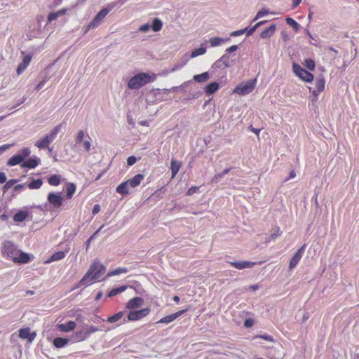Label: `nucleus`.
I'll list each match as a JSON object with an SVG mask.
<instances>
[{"mask_svg":"<svg viewBox=\"0 0 359 359\" xmlns=\"http://www.w3.org/2000/svg\"><path fill=\"white\" fill-rule=\"evenodd\" d=\"M2 253L4 257L12 259L15 263L25 264L29 261V255L20 252L17 246L10 241H6L3 243Z\"/></svg>","mask_w":359,"mask_h":359,"instance_id":"1","label":"nucleus"},{"mask_svg":"<svg viewBox=\"0 0 359 359\" xmlns=\"http://www.w3.org/2000/svg\"><path fill=\"white\" fill-rule=\"evenodd\" d=\"M106 269L97 261H95L90 266L89 269L79 281V284L88 285L93 281L100 278L105 272Z\"/></svg>","mask_w":359,"mask_h":359,"instance_id":"2","label":"nucleus"},{"mask_svg":"<svg viewBox=\"0 0 359 359\" xmlns=\"http://www.w3.org/2000/svg\"><path fill=\"white\" fill-rule=\"evenodd\" d=\"M151 81V76L147 73H139L133 76L128 82L130 89H138Z\"/></svg>","mask_w":359,"mask_h":359,"instance_id":"3","label":"nucleus"},{"mask_svg":"<svg viewBox=\"0 0 359 359\" xmlns=\"http://www.w3.org/2000/svg\"><path fill=\"white\" fill-rule=\"evenodd\" d=\"M61 129V124L56 126L53 128L51 131L46 135L43 138L37 140L34 145L39 149H44L48 147L49 144L51 143L57 137L58 133Z\"/></svg>","mask_w":359,"mask_h":359,"instance_id":"4","label":"nucleus"},{"mask_svg":"<svg viewBox=\"0 0 359 359\" xmlns=\"http://www.w3.org/2000/svg\"><path fill=\"white\" fill-rule=\"evenodd\" d=\"M256 83V79L248 80L237 86L233 92L241 95H248L254 90Z\"/></svg>","mask_w":359,"mask_h":359,"instance_id":"5","label":"nucleus"},{"mask_svg":"<svg viewBox=\"0 0 359 359\" xmlns=\"http://www.w3.org/2000/svg\"><path fill=\"white\" fill-rule=\"evenodd\" d=\"M292 69L294 73L303 81L306 82H311L313 81V75L305 69L302 68L300 65L294 63Z\"/></svg>","mask_w":359,"mask_h":359,"instance_id":"6","label":"nucleus"},{"mask_svg":"<svg viewBox=\"0 0 359 359\" xmlns=\"http://www.w3.org/2000/svg\"><path fill=\"white\" fill-rule=\"evenodd\" d=\"M109 9L105 8L102 9L93 18V20L90 22V24L87 26L86 32H87L90 29H94L97 27L102 20L107 16V15L109 12Z\"/></svg>","mask_w":359,"mask_h":359,"instance_id":"7","label":"nucleus"},{"mask_svg":"<svg viewBox=\"0 0 359 359\" xmlns=\"http://www.w3.org/2000/svg\"><path fill=\"white\" fill-rule=\"evenodd\" d=\"M149 312L150 309L149 308H144L137 311H133L128 313L127 319L130 321L138 320L147 316Z\"/></svg>","mask_w":359,"mask_h":359,"instance_id":"8","label":"nucleus"},{"mask_svg":"<svg viewBox=\"0 0 359 359\" xmlns=\"http://www.w3.org/2000/svg\"><path fill=\"white\" fill-rule=\"evenodd\" d=\"M63 198L61 193L50 192L48 195V201L55 208H60L62 204Z\"/></svg>","mask_w":359,"mask_h":359,"instance_id":"9","label":"nucleus"},{"mask_svg":"<svg viewBox=\"0 0 359 359\" xmlns=\"http://www.w3.org/2000/svg\"><path fill=\"white\" fill-rule=\"evenodd\" d=\"M304 249H305V245L302 246L296 252V253L294 255V256L291 258V259L290 261V264H289V269L290 270H292V269H294L297 266V264H298V262H299V260L301 259V258H302V257L303 255V253L304 252Z\"/></svg>","mask_w":359,"mask_h":359,"instance_id":"10","label":"nucleus"},{"mask_svg":"<svg viewBox=\"0 0 359 359\" xmlns=\"http://www.w3.org/2000/svg\"><path fill=\"white\" fill-rule=\"evenodd\" d=\"M325 81L323 76H319L315 81L316 89L313 90V95L318 97L320 93L325 89Z\"/></svg>","mask_w":359,"mask_h":359,"instance_id":"11","label":"nucleus"},{"mask_svg":"<svg viewBox=\"0 0 359 359\" xmlns=\"http://www.w3.org/2000/svg\"><path fill=\"white\" fill-rule=\"evenodd\" d=\"M187 311V309L180 310L175 313L166 316L162 318L161 319H160L157 322V323L168 324V323L174 321L177 318H179L181 315Z\"/></svg>","mask_w":359,"mask_h":359,"instance_id":"12","label":"nucleus"},{"mask_svg":"<svg viewBox=\"0 0 359 359\" xmlns=\"http://www.w3.org/2000/svg\"><path fill=\"white\" fill-rule=\"evenodd\" d=\"M144 304L142 298L136 297L128 302L126 306V309L133 310L141 307Z\"/></svg>","mask_w":359,"mask_h":359,"instance_id":"13","label":"nucleus"},{"mask_svg":"<svg viewBox=\"0 0 359 359\" xmlns=\"http://www.w3.org/2000/svg\"><path fill=\"white\" fill-rule=\"evenodd\" d=\"M36 336V333H30L29 327L22 328L19 330V337L23 339H27L29 343L34 340Z\"/></svg>","mask_w":359,"mask_h":359,"instance_id":"14","label":"nucleus"},{"mask_svg":"<svg viewBox=\"0 0 359 359\" xmlns=\"http://www.w3.org/2000/svg\"><path fill=\"white\" fill-rule=\"evenodd\" d=\"M229 264L234 268L241 270L244 269L251 268L255 265V262L250 261L231 262Z\"/></svg>","mask_w":359,"mask_h":359,"instance_id":"15","label":"nucleus"},{"mask_svg":"<svg viewBox=\"0 0 359 359\" xmlns=\"http://www.w3.org/2000/svg\"><path fill=\"white\" fill-rule=\"evenodd\" d=\"M32 56L31 55H27L23 57L22 62L18 65L17 68V74L18 75L21 74L27 69L32 60Z\"/></svg>","mask_w":359,"mask_h":359,"instance_id":"16","label":"nucleus"},{"mask_svg":"<svg viewBox=\"0 0 359 359\" xmlns=\"http://www.w3.org/2000/svg\"><path fill=\"white\" fill-rule=\"evenodd\" d=\"M40 161H41V160L39 158H38L36 156H34V157L29 158L26 161L23 162L21 164V167L28 168H34L40 163Z\"/></svg>","mask_w":359,"mask_h":359,"instance_id":"17","label":"nucleus"},{"mask_svg":"<svg viewBox=\"0 0 359 359\" xmlns=\"http://www.w3.org/2000/svg\"><path fill=\"white\" fill-rule=\"evenodd\" d=\"M144 177V176L142 174H137L132 179L127 180V182L130 187L135 188L140 184Z\"/></svg>","mask_w":359,"mask_h":359,"instance_id":"18","label":"nucleus"},{"mask_svg":"<svg viewBox=\"0 0 359 359\" xmlns=\"http://www.w3.org/2000/svg\"><path fill=\"white\" fill-rule=\"evenodd\" d=\"M276 29V25L275 24H272L269 27L263 30L260 36L262 39H266L272 36L275 31Z\"/></svg>","mask_w":359,"mask_h":359,"instance_id":"19","label":"nucleus"},{"mask_svg":"<svg viewBox=\"0 0 359 359\" xmlns=\"http://www.w3.org/2000/svg\"><path fill=\"white\" fill-rule=\"evenodd\" d=\"M229 38H220L218 36L212 37L209 39V42L212 47L220 46L222 43L229 41Z\"/></svg>","mask_w":359,"mask_h":359,"instance_id":"20","label":"nucleus"},{"mask_svg":"<svg viewBox=\"0 0 359 359\" xmlns=\"http://www.w3.org/2000/svg\"><path fill=\"white\" fill-rule=\"evenodd\" d=\"M129 184L127 182V181L122 182L116 187V192L122 194V195H127L129 194Z\"/></svg>","mask_w":359,"mask_h":359,"instance_id":"21","label":"nucleus"},{"mask_svg":"<svg viewBox=\"0 0 359 359\" xmlns=\"http://www.w3.org/2000/svg\"><path fill=\"white\" fill-rule=\"evenodd\" d=\"M76 327V323L74 321H69L64 324H60L58 327L60 331L69 332L73 330Z\"/></svg>","mask_w":359,"mask_h":359,"instance_id":"22","label":"nucleus"},{"mask_svg":"<svg viewBox=\"0 0 359 359\" xmlns=\"http://www.w3.org/2000/svg\"><path fill=\"white\" fill-rule=\"evenodd\" d=\"M28 217V212L25 210H20L15 214L13 220L16 222H22L26 219Z\"/></svg>","mask_w":359,"mask_h":359,"instance_id":"23","label":"nucleus"},{"mask_svg":"<svg viewBox=\"0 0 359 359\" xmlns=\"http://www.w3.org/2000/svg\"><path fill=\"white\" fill-rule=\"evenodd\" d=\"M180 167H181V163L179 161H177L175 159H172L171 163H170L172 178H174L176 176Z\"/></svg>","mask_w":359,"mask_h":359,"instance_id":"24","label":"nucleus"},{"mask_svg":"<svg viewBox=\"0 0 359 359\" xmlns=\"http://www.w3.org/2000/svg\"><path fill=\"white\" fill-rule=\"evenodd\" d=\"M24 160L21 156L16 154L12 156L7 162V165L9 166H15L21 163H23Z\"/></svg>","mask_w":359,"mask_h":359,"instance_id":"25","label":"nucleus"},{"mask_svg":"<svg viewBox=\"0 0 359 359\" xmlns=\"http://www.w3.org/2000/svg\"><path fill=\"white\" fill-rule=\"evenodd\" d=\"M219 86L217 82L210 83L205 87V92L208 95L213 94L219 89Z\"/></svg>","mask_w":359,"mask_h":359,"instance_id":"26","label":"nucleus"},{"mask_svg":"<svg viewBox=\"0 0 359 359\" xmlns=\"http://www.w3.org/2000/svg\"><path fill=\"white\" fill-rule=\"evenodd\" d=\"M65 252L62 251L55 252L52 256L46 262V263H50L54 261L61 260L65 257Z\"/></svg>","mask_w":359,"mask_h":359,"instance_id":"27","label":"nucleus"},{"mask_svg":"<svg viewBox=\"0 0 359 359\" xmlns=\"http://www.w3.org/2000/svg\"><path fill=\"white\" fill-rule=\"evenodd\" d=\"M68 343V339L62 337H56L53 340V344L56 348H62Z\"/></svg>","mask_w":359,"mask_h":359,"instance_id":"28","label":"nucleus"},{"mask_svg":"<svg viewBox=\"0 0 359 359\" xmlns=\"http://www.w3.org/2000/svg\"><path fill=\"white\" fill-rule=\"evenodd\" d=\"M210 78V75L208 72H203L201 74L195 75L194 76V80L198 83H203L208 81Z\"/></svg>","mask_w":359,"mask_h":359,"instance_id":"29","label":"nucleus"},{"mask_svg":"<svg viewBox=\"0 0 359 359\" xmlns=\"http://www.w3.org/2000/svg\"><path fill=\"white\" fill-rule=\"evenodd\" d=\"M154 32H158L163 27V22L159 18H154L153 20L152 25L151 26Z\"/></svg>","mask_w":359,"mask_h":359,"instance_id":"30","label":"nucleus"},{"mask_svg":"<svg viewBox=\"0 0 359 359\" xmlns=\"http://www.w3.org/2000/svg\"><path fill=\"white\" fill-rule=\"evenodd\" d=\"M127 288V286L126 285H122L121 287H118L117 288H114L112 289L109 293L108 294L107 297H114L116 295H117L118 294L125 291Z\"/></svg>","mask_w":359,"mask_h":359,"instance_id":"31","label":"nucleus"},{"mask_svg":"<svg viewBox=\"0 0 359 359\" xmlns=\"http://www.w3.org/2000/svg\"><path fill=\"white\" fill-rule=\"evenodd\" d=\"M128 271V269L127 268H125V267H120V268H117L111 271H109L108 273H107V276L108 277H110V276H116V275H119L121 273H126Z\"/></svg>","mask_w":359,"mask_h":359,"instance_id":"32","label":"nucleus"},{"mask_svg":"<svg viewBox=\"0 0 359 359\" xmlns=\"http://www.w3.org/2000/svg\"><path fill=\"white\" fill-rule=\"evenodd\" d=\"M48 183L52 186H57L60 184L61 178L57 175H53L48 178Z\"/></svg>","mask_w":359,"mask_h":359,"instance_id":"33","label":"nucleus"},{"mask_svg":"<svg viewBox=\"0 0 359 359\" xmlns=\"http://www.w3.org/2000/svg\"><path fill=\"white\" fill-rule=\"evenodd\" d=\"M43 184V181L41 179H37L32 181L29 184L28 187L30 189H39Z\"/></svg>","mask_w":359,"mask_h":359,"instance_id":"34","label":"nucleus"},{"mask_svg":"<svg viewBox=\"0 0 359 359\" xmlns=\"http://www.w3.org/2000/svg\"><path fill=\"white\" fill-rule=\"evenodd\" d=\"M123 315H124V311H119V312L116 313V314L110 316L108 318L107 321L111 323L117 322L118 320H121L123 318Z\"/></svg>","mask_w":359,"mask_h":359,"instance_id":"35","label":"nucleus"},{"mask_svg":"<svg viewBox=\"0 0 359 359\" xmlns=\"http://www.w3.org/2000/svg\"><path fill=\"white\" fill-rule=\"evenodd\" d=\"M76 191V185L74 183H69L67 187V196L71 198Z\"/></svg>","mask_w":359,"mask_h":359,"instance_id":"36","label":"nucleus"},{"mask_svg":"<svg viewBox=\"0 0 359 359\" xmlns=\"http://www.w3.org/2000/svg\"><path fill=\"white\" fill-rule=\"evenodd\" d=\"M206 53V48L204 47H200L199 48L195 49L191 54V57L194 58L199 55H202Z\"/></svg>","mask_w":359,"mask_h":359,"instance_id":"37","label":"nucleus"},{"mask_svg":"<svg viewBox=\"0 0 359 359\" xmlns=\"http://www.w3.org/2000/svg\"><path fill=\"white\" fill-rule=\"evenodd\" d=\"M286 22L288 25L291 26L296 32L299 29L300 25L292 18H286Z\"/></svg>","mask_w":359,"mask_h":359,"instance_id":"38","label":"nucleus"},{"mask_svg":"<svg viewBox=\"0 0 359 359\" xmlns=\"http://www.w3.org/2000/svg\"><path fill=\"white\" fill-rule=\"evenodd\" d=\"M18 182V180L17 179H13L10 180L9 181L6 182V183L4 185L2 190L4 193H6L8 191V190L15 184H16Z\"/></svg>","mask_w":359,"mask_h":359,"instance_id":"39","label":"nucleus"},{"mask_svg":"<svg viewBox=\"0 0 359 359\" xmlns=\"http://www.w3.org/2000/svg\"><path fill=\"white\" fill-rule=\"evenodd\" d=\"M269 13V10L264 9V8L262 9L257 13L255 18L252 20V22L257 20L258 19L266 15Z\"/></svg>","mask_w":359,"mask_h":359,"instance_id":"40","label":"nucleus"},{"mask_svg":"<svg viewBox=\"0 0 359 359\" xmlns=\"http://www.w3.org/2000/svg\"><path fill=\"white\" fill-rule=\"evenodd\" d=\"M222 63H223L225 68H229L231 65L229 64V56L226 53L224 54L220 58Z\"/></svg>","mask_w":359,"mask_h":359,"instance_id":"41","label":"nucleus"},{"mask_svg":"<svg viewBox=\"0 0 359 359\" xmlns=\"http://www.w3.org/2000/svg\"><path fill=\"white\" fill-rule=\"evenodd\" d=\"M30 154H31V150L29 148L25 147V148H23L21 150H20L19 154H18L21 156V157L23 158V160H25V158L26 157L29 156L30 155Z\"/></svg>","mask_w":359,"mask_h":359,"instance_id":"42","label":"nucleus"},{"mask_svg":"<svg viewBox=\"0 0 359 359\" xmlns=\"http://www.w3.org/2000/svg\"><path fill=\"white\" fill-rule=\"evenodd\" d=\"M305 66L311 71L314 70L316 67L315 62L311 59H307L305 60Z\"/></svg>","mask_w":359,"mask_h":359,"instance_id":"43","label":"nucleus"},{"mask_svg":"<svg viewBox=\"0 0 359 359\" xmlns=\"http://www.w3.org/2000/svg\"><path fill=\"white\" fill-rule=\"evenodd\" d=\"M100 329L95 326H90L89 327L86 331L84 332V337H88L91 333L99 331Z\"/></svg>","mask_w":359,"mask_h":359,"instance_id":"44","label":"nucleus"},{"mask_svg":"<svg viewBox=\"0 0 359 359\" xmlns=\"http://www.w3.org/2000/svg\"><path fill=\"white\" fill-rule=\"evenodd\" d=\"M104 225H102L97 231H96L86 242V248L88 249L90 246V244L91 243V241H93V239H94L95 238V236L97 235V233L100 231V230L102 229V228L103 227Z\"/></svg>","mask_w":359,"mask_h":359,"instance_id":"45","label":"nucleus"},{"mask_svg":"<svg viewBox=\"0 0 359 359\" xmlns=\"http://www.w3.org/2000/svg\"><path fill=\"white\" fill-rule=\"evenodd\" d=\"M247 31H248V28L246 27V28H244V29H242L240 30L232 32L230 34V36H240L245 32L247 33Z\"/></svg>","mask_w":359,"mask_h":359,"instance_id":"46","label":"nucleus"},{"mask_svg":"<svg viewBox=\"0 0 359 359\" xmlns=\"http://www.w3.org/2000/svg\"><path fill=\"white\" fill-rule=\"evenodd\" d=\"M224 175L220 172V173H217L216 174L212 179V182L213 183H218L219 182H220V180H222V178L224 177Z\"/></svg>","mask_w":359,"mask_h":359,"instance_id":"47","label":"nucleus"},{"mask_svg":"<svg viewBox=\"0 0 359 359\" xmlns=\"http://www.w3.org/2000/svg\"><path fill=\"white\" fill-rule=\"evenodd\" d=\"M83 137H84V132L83 130H79L78 132V134H77V136L76 138V143L80 144L82 142Z\"/></svg>","mask_w":359,"mask_h":359,"instance_id":"48","label":"nucleus"},{"mask_svg":"<svg viewBox=\"0 0 359 359\" xmlns=\"http://www.w3.org/2000/svg\"><path fill=\"white\" fill-rule=\"evenodd\" d=\"M151 25L148 23L141 25L138 30L141 32H147L149 30Z\"/></svg>","mask_w":359,"mask_h":359,"instance_id":"49","label":"nucleus"},{"mask_svg":"<svg viewBox=\"0 0 359 359\" xmlns=\"http://www.w3.org/2000/svg\"><path fill=\"white\" fill-rule=\"evenodd\" d=\"M136 161H137L136 157L134 156H130L127 159V164H128V165L131 166L133 164H135L136 163Z\"/></svg>","mask_w":359,"mask_h":359,"instance_id":"50","label":"nucleus"},{"mask_svg":"<svg viewBox=\"0 0 359 359\" xmlns=\"http://www.w3.org/2000/svg\"><path fill=\"white\" fill-rule=\"evenodd\" d=\"M253 325H254V320L252 318H248L244 322V326L248 328L252 327Z\"/></svg>","mask_w":359,"mask_h":359,"instance_id":"51","label":"nucleus"},{"mask_svg":"<svg viewBox=\"0 0 359 359\" xmlns=\"http://www.w3.org/2000/svg\"><path fill=\"white\" fill-rule=\"evenodd\" d=\"M89 140H85L83 143V146L86 151H88L91 147L90 138L88 137Z\"/></svg>","mask_w":359,"mask_h":359,"instance_id":"52","label":"nucleus"},{"mask_svg":"<svg viewBox=\"0 0 359 359\" xmlns=\"http://www.w3.org/2000/svg\"><path fill=\"white\" fill-rule=\"evenodd\" d=\"M58 17H59V16H58V15H57V12H56V13H50L48 15V20L49 22H51V21H53V20H56Z\"/></svg>","mask_w":359,"mask_h":359,"instance_id":"53","label":"nucleus"},{"mask_svg":"<svg viewBox=\"0 0 359 359\" xmlns=\"http://www.w3.org/2000/svg\"><path fill=\"white\" fill-rule=\"evenodd\" d=\"M222 65H224L223 63H222L221 60L219 59L213 63L212 68L219 69V68H221L222 67Z\"/></svg>","mask_w":359,"mask_h":359,"instance_id":"54","label":"nucleus"},{"mask_svg":"<svg viewBox=\"0 0 359 359\" xmlns=\"http://www.w3.org/2000/svg\"><path fill=\"white\" fill-rule=\"evenodd\" d=\"M238 49V46L237 45H233L231 46V47L228 48L225 52L227 55H229V53H231L234 51H236V50Z\"/></svg>","mask_w":359,"mask_h":359,"instance_id":"55","label":"nucleus"},{"mask_svg":"<svg viewBox=\"0 0 359 359\" xmlns=\"http://www.w3.org/2000/svg\"><path fill=\"white\" fill-rule=\"evenodd\" d=\"M258 27H259L258 25H257V24H255L252 28H250V29H248L247 36H251Z\"/></svg>","mask_w":359,"mask_h":359,"instance_id":"56","label":"nucleus"},{"mask_svg":"<svg viewBox=\"0 0 359 359\" xmlns=\"http://www.w3.org/2000/svg\"><path fill=\"white\" fill-rule=\"evenodd\" d=\"M259 337L261 339H263L264 340H266V341H273V337L270 335L264 334V335H261Z\"/></svg>","mask_w":359,"mask_h":359,"instance_id":"57","label":"nucleus"},{"mask_svg":"<svg viewBox=\"0 0 359 359\" xmlns=\"http://www.w3.org/2000/svg\"><path fill=\"white\" fill-rule=\"evenodd\" d=\"M11 144H4L0 147V154L11 147Z\"/></svg>","mask_w":359,"mask_h":359,"instance_id":"58","label":"nucleus"},{"mask_svg":"<svg viewBox=\"0 0 359 359\" xmlns=\"http://www.w3.org/2000/svg\"><path fill=\"white\" fill-rule=\"evenodd\" d=\"M100 210V205L95 204L94 205L93 211H92L93 215H96L97 213H98Z\"/></svg>","mask_w":359,"mask_h":359,"instance_id":"59","label":"nucleus"},{"mask_svg":"<svg viewBox=\"0 0 359 359\" xmlns=\"http://www.w3.org/2000/svg\"><path fill=\"white\" fill-rule=\"evenodd\" d=\"M6 182V176L4 172H0V184H3Z\"/></svg>","mask_w":359,"mask_h":359,"instance_id":"60","label":"nucleus"},{"mask_svg":"<svg viewBox=\"0 0 359 359\" xmlns=\"http://www.w3.org/2000/svg\"><path fill=\"white\" fill-rule=\"evenodd\" d=\"M45 83H46V79H43L42 81H41V82H40V83H39L36 86L35 90H41V89L43 87V86H44Z\"/></svg>","mask_w":359,"mask_h":359,"instance_id":"61","label":"nucleus"},{"mask_svg":"<svg viewBox=\"0 0 359 359\" xmlns=\"http://www.w3.org/2000/svg\"><path fill=\"white\" fill-rule=\"evenodd\" d=\"M198 189V188H197L196 187H191V188L188 190V191H187V195H189V196L192 195L193 194H194V193L196 192V189Z\"/></svg>","mask_w":359,"mask_h":359,"instance_id":"62","label":"nucleus"},{"mask_svg":"<svg viewBox=\"0 0 359 359\" xmlns=\"http://www.w3.org/2000/svg\"><path fill=\"white\" fill-rule=\"evenodd\" d=\"M302 0H292V8L297 7L301 3Z\"/></svg>","mask_w":359,"mask_h":359,"instance_id":"63","label":"nucleus"},{"mask_svg":"<svg viewBox=\"0 0 359 359\" xmlns=\"http://www.w3.org/2000/svg\"><path fill=\"white\" fill-rule=\"evenodd\" d=\"M295 176H296V172H295V171H294V170H292V171L290 172L289 177H287V179H285V181H287V180H289L290 179L294 178Z\"/></svg>","mask_w":359,"mask_h":359,"instance_id":"64","label":"nucleus"}]
</instances>
